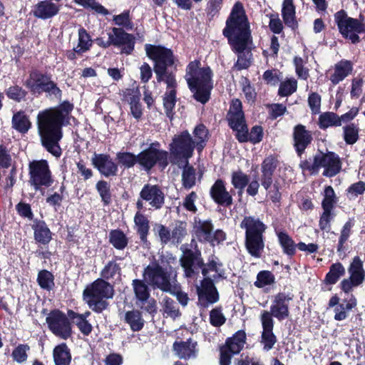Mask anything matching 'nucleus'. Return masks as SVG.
Listing matches in <instances>:
<instances>
[{
	"instance_id": "nucleus-42",
	"label": "nucleus",
	"mask_w": 365,
	"mask_h": 365,
	"mask_svg": "<svg viewBox=\"0 0 365 365\" xmlns=\"http://www.w3.org/2000/svg\"><path fill=\"white\" fill-rule=\"evenodd\" d=\"M200 60H194L190 61L186 66L185 69V80L187 81V85L189 83L192 81H199L202 79V69L200 68Z\"/></svg>"
},
{
	"instance_id": "nucleus-39",
	"label": "nucleus",
	"mask_w": 365,
	"mask_h": 365,
	"mask_svg": "<svg viewBox=\"0 0 365 365\" xmlns=\"http://www.w3.org/2000/svg\"><path fill=\"white\" fill-rule=\"evenodd\" d=\"M4 93L15 103H21L26 101L29 92L21 86L14 83L4 90Z\"/></svg>"
},
{
	"instance_id": "nucleus-56",
	"label": "nucleus",
	"mask_w": 365,
	"mask_h": 365,
	"mask_svg": "<svg viewBox=\"0 0 365 365\" xmlns=\"http://www.w3.org/2000/svg\"><path fill=\"white\" fill-rule=\"evenodd\" d=\"M120 267L114 260L109 261L101 272V279L107 281L113 279L116 274H120Z\"/></svg>"
},
{
	"instance_id": "nucleus-51",
	"label": "nucleus",
	"mask_w": 365,
	"mask_h": 365,
	"mask_svg": "<svg viewBox=\"0 0 365 365\" xmlns=\"http://www.w3.org/2000/svg\"><path fill=\"white\" fill-rule=\"evenodd\" d=\"M345 274V268L340 262L332 264L326 275L325 281L330 284H335L339 279Z\"/></svg>"
},
{
	"instance_id": "nucleus-9",
	"label": "nucleus",
	"mask_w": 365,
	"mask_h": 365,
	"mask_svg": "<svg viewBox=\"0 0 365 365\" xmlns=\"http://www.w3.org/2000/svg\"><path fill=\"white\" fill-rule=\"evenodd\" d=\"M180 250L182 255L179 262L183 269L185 277L187 278L195 277L198 275L200 269L205 265L202 252L197 241L192 239L190 244L182 245Z\"/></svg>"
},
{
	"instance_id": "nucleus-61",
	"label": "nucleus",
	"mask_w": 365,
	"mask_h": 365,
	"mask_svg": "<svg viewBox=\"0 0 365 365\" xmlns=\"http://www.w3.org/2000/svg\"><path fill=\"white\" fill-rule=\"evenodd\" d=\"M260 342L263 345L264 351L271 350L277 342V337L273 333V330L262 331Z\"/></svg>"
},
{
	"instance_id": "nucleus-4",
	"label": "nucleus",
	"mask_w": 365,
	"mask_h": 365,
	"mask_svg": "<svg viewBox=\"0 0 365 365\" xmlns=\"http://www.w3.org/2000/svg\"><path fill=\"white\" fill-rule=\"evenodd\" d=\"M146 56L153 61V71L158 83L174 86L178 61L173 51L162 45H145Z\"/></svg>"
},
{
	"instance_id": "nucleus-64",
	"label": "nucleus",
	"mask_w": 365,
	"mask_h": 365,
	"mask_svg": "<svg viewBox=\"0 0 365 365\" xmlns=\"http://www.w3.org/2000/svg\"><path fill=\"white\" fill-rule=\"evenodd\" d=\"M264 136L263 128L261 125H255L248 131L247 142L254 145L260 143Z\"/></svg>"
},
{
	"instance_id": "nucleus-63",
	"label": "nucleus",
	"mask_w": 365,
	"mask_h": 365,
	"mask_svg": "<svg viewBox=\"0 0 365 365\" xmlns=\"http://www.w3.org/2000/svg\"><path fill=\"white\" fill-rule=\"evenodd\" d=\"M365 192V182L359 181L351 184L346 190V196L349 200L356 198Z\"/></svg>"
},
{
	"instance_id": "nucleus-47",
	"label": "nucleus",
	"mask_w": 365,
	"mask_h": 365,
	"mask_svg": "<svg viewBox=\"0 0 365 365\" xmlns=\"http://www.w3.org/2000/svg\"><path fill=\"white\" fill-rule=\"evenodd\" d=\"M118 163L125 168H133L136 164L139 165L138 154L131 152H118L116 154Z\"/></svg>"
},
{
	"instance_id": "nucleus-8",
	"label": "nucleus",
	"mask_w": 365,
	"mask_h": 365,
	"mask_svg": "<svg viewBox=\"0 0 365 365\" xmlns=\"http://www.w3.org/2000/svg\"><path fill=\"white\" fill-rule=\"evenodd\" d=\"M24 85L33 95L38 96L46 93L47 96L54 97L58 100L62 98L63 91L57 83L53 81L51 73H43L38 69L32 70Z\"/></svg>"
},
{
	"instance_id": "nucleus-53",
	"label": "nucleus",
	"mask_w": 365,
	"mask_h": 365,
	"mask_svg": "<svg viewBox=\"0 0 365 365\" xmlns=\"http://www.w3.org/2000/svg\"><path fill=\"white\" fill-rule=\"evenodd\" d=\"M183 168L182 173V185L185 189H190L195 185V170L192 165H181Z\"/></svg>"
},
{
	"instance_id": "nucleus-1",
	"label": "nucleus",
	"mask_w": 365,
	"mask_h": 365,
	"mask_svg": "<svg viewBox=\"0 0 365 365\" xmlns=\"http://www.w3.org/2000/svg\"><path fill=\"white\" fill-rule=\"evenodd\" d=\"M222 35L227 38L232 51L237 53V60L233 68L237 71L248 68L250 61L244 52L252 43V36L250 22L242 2L237 1L233 5L222 29Z\"/></svg>"
},
{
	"instance_id": "nucleus-37",
	"label": "nucleus",
	"mask_w": 365,
	"mask_h": 365,
	"mask_svg": "<svg viewBox=\"0 0 365 365\" xmlns=\"http://www.w3.org/2000/svg\"><path fill=\"white\" fill-rule=\"evenodd\" d=\"M246 339L245 331L242 329L239 330L232 336L226 339L225 345L234 351L233 353L239 354L243 349Z\"/></svg>"
},
{
	"instance_id": "nucleus-2",
	"label": "nucleus",
	"mask_w": 365,
	"mask_h": 365,
	"mask_svg": "<svg viewBox=\"0 0 365 365\" xmlns=\"http://www.w3.org/2000/svg\"><path fill=\"white\" fill-rule=\"evenodd\" d=\"M73 103L63 101L58 106L41 110L37 115V127L42 145L56 157L61 155L58 142L63 137L62 128L70 123Z\"/></svg>"
},
{
	"instance_id": "nucleus-59",
	"label": "nucleus",
	"mask_w": 365,
	"mask_h": 365,
	"mask_svg": "<svg viewBox=\"0 0 365 365\" xmlns=\"http://www.w3.org/2000/svg\"><path fill=\"white\" fill-rule=\"evenodd\" d=\"M226 322V317L222 313V306L216 307L210 312V323L215 327L222 326Z\"/></svg>"
},
{
	"instance_id": "nucleus-25",
	"label": "nucleus",
	"mask_w": 365,
	"mask_h": 365,
	"mask_svg": "<svg viewBox=\"0 0 365 365\" xmlns=\"http://www.w3.org/2000/svg\"><path fill=\"white\" fill-rule=\"evenodd\" d=\"M173 349L180 359L185 360L196 358L199 351L197 342L192 338L186 341H175Z\"/></svg>"
},
{
	"instance_id": "nucleus-3",
	"label": "nucleus",
	"mask_w": 365,
	"mask_h": 365,
	"mask_svg": "<svg viewBox=\"0 0 365 365\" xmlns=\"http://www.w3.org/2000/svg\"><path fill=\"white\" fill-rule=\"evenodd\" d=\"M113 21L118 27H112L110 32L108 33V40L105 41L102 37H97L94 41L96 44L103 48H108L113 46L120 49V53L130 55L135 45V37L133 34L128 33L125 29L131 31L134 24L132 21L129 10H124L118 15L113 16Z\"/></svg>"
},
{
	"instance_id": "nucleus-48",
	"label": "nucleus",
	"mask_w": 365,
	"mask_h": 365,
	"mask_svg": "<svg viewBox=\"0 0 365 365\" xmlns=\"http://www.w3.org/2000/svg\"><path fill=\"white\" fill-rule=\"evenodd\" d=\"M277 237L283 252L290 257L294 255L296 245L292 237L285 232H277Z\"/></svg>"
},
{
	"instance_id": "nucleus-10",
	"label": "nucleus",
	"mask_w": 365,
	"mask_h": 365,
	"mask_svg": "<svg viewBox=\"0 0 365 365\" xmlns=\"http://www.w3.org/2000/svg\"><path fill=\"white\" fill-rule=\"evenodd\" d=\"M143 278L153 289H160L162 292H171L170 272L166 267H163L159 262L153 257L150 263L143 271Z\"/></svg>"
},
{
	"instance_id": "nucleus-6",
	"label": "nucleus",
	"mask_w": 365,
	"mask_h": 365,
	"mask_svg": "<svg viewBox=\"0 0 365 365\" xmlns=\"http://www.w3.org/2000/svg\"><path fill=\"white\" fill-rule=\"evenodd\" d=\"M113 287L101 278L88 284L83 292V300L96 313H101L106 309L109 305L106 299L113 298Z\"/></svg>"
},
{
	"instance_id": "nucleus-52",
	"label": "nucleus",
	"mask_w": 365,
	"mask_h": 365,
	"mask_svg": "<svg viewBox=\"0 0 365 365\" xmlns=\"http://www.w3.org/2000/svg\"><path fill=\"white\" fill-rule=\"evenodd\" d=\"M359 128L354 123H349L343 127L344 140L348 145H353L359 140Z\"/></svg>"
},
{
	"instance_id": "nucleus-33",
	"label": "nucleus",
	"mask_w": 365,
	"mask_h": 365,
	"mask_svg": "<svg viewBox=\"0 0 365 365\" xmlns=\"http://www.w3.org/2000/svg\"><path fill=\"white\" fill-rule=\"evenodd\" d=\"M31 125L29 117L24 110H19L14 113L11 119L12 128L21 134H26L31 128Z\"/></svg>"
},
{
	"instance_id": "nucleus-30",
	"label": "nucleus",
	"mask_w": 365,
	"mask_h": 365,
	"mask_svg": "<svg viewBox=\"0 0 365 365\" xmlns=\"http://www.w3.org/2000/svg\"><path fill=\"white\" fill-rule=\"evenodd\" d=\"M353 66L351 61L341 60L335 64L334 73L330 77V81L334 85L338 84L348 76L352 71Z\"/></svg>"
},
{
	"instance_id": "nucleus-16",
	"label": "nucleus",
	"mask_w": 365,
	"mask_h": 365,
	"mask_svg": "<svg viewBox=\"0 0 365 365\" xmlns=\"http://www.w3.org/2000/svg\"><path fill=\"white\" fill-rule=\"evenodd\" d=\"M348 273L349 277L341 282V288L346 293L351 292L354 287L361 285L365 280L364 263L359 256L353 258L348 267Z\"/></svg>"
},
{
	"instance_id": "nucleus-28",
	"label": "nucleus",
	"mask_w": 365,
	"mask_h": 365,
	"mask_svg": "<svg viewBox=\"0 0 365 365\" xmlns=\"http://www.w3.org/2000/svg\"><path fill=\"white\" fill-rule=\"evenodd\" d=\"M166 86L168 90L163 98V107L167 117L172 119L174 115V108L177 102L176 88L178 83L176 78H175L174 86H169L168 84H166Z\"/></svg>"
},
{
	"instance_id": "nucleus-17",
	"label": "nucleus",
	"mask_w": 365,
	"mask_h": 365,
	"mask_svg": "<svg viewBox=\"0 0 365 365\" xmlns=\"http://www.w3.org/2000/svg\"><path fill=\"white\" fill-rule=\"evenodd\" d=\"M197 294L198 306L203 309L207 308L220 299L217 289L210 277H205L201 281L200 287H197Z\"/></svg>"
},
{
	"instance_id": "nucleus-43",
	"label": "nucleus",
	"mask_w": 365,
	"mask_h": 365,
	"mask_svg": "<svg viewBox=\"0 0 365 365\" xmlns=\"http://www.w3.org/2000/svg\"><path fill=\"white\" fill-rule=\"evenodd\" d=\"M319 127L325 130L329 127L341 126L339 115L334 112H324L319 117Z\"/></svg>"
},
{
	"instance_id": "nucleus-20",
	"label": "nucleus",
	"mask_w": 365,
	"mask_h": 365,
	"mask_svg": "<svg viewBox=\"0 0 365 365\" xmlns=\"http://www.w3.org/2000/svg\"><path fill=\"white\" fill-rule=\"evenodd\" d=\"M211 199L218 205L230 207L233 204L231 193L226 188V182L221 178L215 181L210 190Z\"/></svg>"
},
{
	"instance_id": "nucleus-55",
	"label": "nucleus",
	"mask_w": 365,
	"mask_h": 365,
	"mask_svg": "<svg viewBox=\"0 0 365 365\" xmlns=\"http://www.w3.org/2000/svg\"><path fill=\"white\" fill-rule=\"evenodd\" d=\"M30 346L28 344H19L12 351L11 356L14 361L22 364L28 359Z\"/></svg>"
},
{
	"instance_id": "nucleus-14",
	"label": "nucleus",
	"mask_w": 365,
	"mask_h": 365,
	"mask_svg": "<svg viewBox=\"0 0 365 365\" xmlns=\"http://www.w3.org/2000/svg\"><path fill=\"white\" fill-rule=\"evenodd\" d=\"M68 314L58 309H52L46 319L49 330L56 336L66 340L72 336V326Z\"/></svg>"
},
{
	"instance_id": "nucleus-13",
	"label": "nucleus",
	"mask_w": 365,
	"mask_h": 365,
	"mask_svg": "<svg viewBox=\"0 0 365 365\" xmlns=\"http://www.w3.org/2000/svg\"><path fill=\"white\" fill-rule=\"evenodd\" d=\"M139 166L147 173L158 166L162 170L169 165L168 152L163 149L148 147L138 153Z\"/></svg>"
},
{
	"instance_id": "nucleus-18",
	"label": "nucleus",
	"mask_w": 365,
	"mask_h": 365,
	"mask_svg": "<svg viewBox=\"0 0 365 365\" xmlns=\"http://www.w3.org/2000/svg\"><path fill=\"white\" fill-rule=\"evenodd\" d=\"M140 195L154 210H160L165 204V194L158 185L146 183L142 187Z\"/></svg>"
},
{
	"instance_id": "nucleus-34",
	"label": "nucleus",
	"mask_w": 365,
	"mask_h": 365,
	"mask_svg": "<svg viewBox=\"0 0 365 365\" xmlns=\"http://www.w3.org/2000/svg\"><path fill=\"white\" fill-rule=\"evenodd\" d=\"M108 242L117 250H125L129 243V238L120 228L110 230L108 234Z\"/></svg>"
},
{
	"instance_id": "nucleus-5",
	"label": "nucleus",
	"mask_w": 365,
	"mask_h": 365,
	"mask_svg": "<svg viewBox=\"0 0 365 365\" xmlns=\"http://www.w3.org/2000/svg\"><path fill=\"white\" fill-rule=\"evenodd\" d=\"M240 226L245 230V246L247 252L253 257L259 258L265 246L264 234L267 225L259 217L245 216Z\"/></svg>"
},
{
	"instance_id": "nucleus-45",
	"label": "nucleus",
	"mask_w": 365,
	"mask_h": 365,
	"mask_svg": "<svg viewBox=\"0 0 365 365\" xmlns=\"http://www.w3.org/2000/svg\"><path fill=\"white\" fill-rule=\"evenodd\" d=\"M78 45L76 48L82 53L90 51L93 46V41L87 30L83 27H81L78 31Z\"/></svg>"
},
{
	"instance_id": "nucleus-15",
	"label": "nucleus",
	"mask_w": 365,
	"mask_h": 365,
	"mask_svg": "<svg viewBox=\"0 0 365 365\" xmlns=\"http://www.w3.org/2000/svg\"><path fill=\"white\" fill-rule=\"evenodd\" d=\"M213 73L210 66L202 67V79L199 81H192L189 83L188 88L193 93V98L202 104L207 103L211 96L213 88Z\"/></svg>"
},
{
	"instance_id": "nucleus-62",
	"label": "nucleus",
	"mask_w": 365,
	"mask_h": 365,
	"mask_svg": "<svg viewBox=\"0 0 365 365\" xmlns=\"http://www.w3.org/2000/svg\"><path fill=\"white\" fill-rule=\"evenodd\" d=\"M222 4L223 0H209L207 4L206 14L210 20L219 15Z\"/></svg>"
},
{
	"instance_id": "nucleus-49",
	"label": "nucleus",
	"mask_w": 365,
	"mask_h": 365,
	"mask_svg": "<svg viewBox=\"0 0 365 365\" xmlns=\"http://www.w3.org/2000/svg\"><path fill=\"white\" fill-rule=\"evenodd\" d=\"M297 132V146L299 154L304 151L307 145L311 143L313 138L311 131L307 130L304 125H298Z\"/></svg>"
},
{
	"instance_id": "nucleus-41",
	"label": "nucleus",
	"mask_w": 365,
	"mask_h": 365,
	"mask_svg": "<svg viewBox=\"0 0 365 365\" xmlns=\"http://www.w3.org/2000/svg\"><path fill=\"white\" fill-rule=\"evenodd\" d=\"M282 16L284 24L292 27L295 21V6L294 0H284L282 8Z\"/></svg>"
},
{
	"instance_id": "nucleus-57",
	"label": "nucleus",
	"mask_w": 365,
	"mask_h": 365,
	"mask_svg": "<svg viewBox=\"0 0 365 365\" xmlns=\"http://www.w3.org/2000/svg\"><path fill=\"white\" fill-rule=\"evenodd\" d=\"M187 235V223L185 221L178 220L171 232L173 242L179 244Z\"/></svg>"
},
{
	"instance_id": "nucleus-24",
	"label": "nucleus",
	"mask_w": 365,
	"mask_h": 365,
	"mask_svg": "<svg viewBox=\"0 0 365 365\" xmlns=\"http://www.w3.org/2000/svg\"><path fill=\"white\" fill-rule=\"evenodd\" d=\"M61 9L58 4L47 0L39 1L33 6L31 14L38 19L48 20L58 15Z\"/></svg>"
},
{
	"instance_id": "nucleus-31",
	"label": "nucleus",
	"mask_w": 365,
	"mask_h": 365,
	"mask_svg": "<svg viewBox=\"0 0 365 365\" xmlns=\"http://www.w3.org/2000/svg\"><path fill=\"white\" fill-rule=\"evenodd\" d=\"M134 223L140 241L146 244L150 231V222L148 217L143 213L137 212L134 216Z\"/></svg>"
},
{
	"instance_id": "nucleus-36",
	"label": "nucleus",
	"mask_w": 365,
	"mask_h": 365,
	"mask_svg": "<svg viewBox=\"0 0 365 365\" xmlns=\"http://www.w3.org/2000/svg\"><path fill=\"white\" fill-rule=\"evenodd\" d=\"M55 365H70L71 354L66 343H61L55 346L53 351Z\"/></svg>"
},
{
	"instance_id": "nucleus-54",
	"label": "nucleus",
	"mask_w": 365,
	"mask_h": 365,
	"mask_svg": "<svg viewBox=\"0 0 365 365\" xmlns=\"http://www.w3.org/2000/svg\"><path fill=\"white\" fill-rule=\"evenodd\" d=\"M163 309L164 314H166L168 317L173 319H175L181 315L176 302L168 297H165L163 299Z\"/></svg>"
},
{
	"instance_id": "nucleus-46",
	"label": "nucleus",
	"mask_w": 365,
	"mask_h": 365,
	"mask_svg": "<svg viewBox=\"0 0 365 365\" xmlns=\"http://www.w3.org/2000/svg\"><path fill=\"white\" fill-rule=\"evenodd\" d=\"M36 281L39 287L46 291H51L55 286L54 275L47 269L38 272Z\"/></svg>"
},
{
	"instance_id": "nucleus-58",
	"label": "nucleus",
	"mask_w": 365,
	"mask_h": 365,
	"mask_svg": "<svg viewBox=\"0 0 365 365\" xmlns=\"http://www.w3.org/2000/svg\"><path fill=\"white\" fill-rule=\"evenodd\" d=\"M73 1L86 9L91 8L98 14H101L104 16L109 14L108 10L96 0H73Z\"/></svg>"
},
{
	"instance_id": "nucleus-7",
	"label": "nucleus",
	"mask_w": 365,
	"mask_h": 365,
	"mask_svg": "<svg viewBox=\"0 0 365 365\" xmlns=\"http://www.w3.org/2000/svg\"><path fill=\"white\" fill-rule=\"evenodd\" d=\"M168 159L172 165H186L193 156L196 147L193 138L188 130H185L175 135L169 144Z\"/></svg>"
},
{
	"instance_id": "nucleus-35",
	"label": "nucleus",
	"mask_w": 365,
	"mask_h": 365,
	"mask_svg": "<svg viewBox=\"0 0 365 365\" xmlns=\"http://www.w3.org/2000/svg\"><path fill=\"white\" fill-rule=\"evenodd\" d=\"M192 134L193 142L196 150L199 153H201L208 140V129L204 124L200 123L195 127Z\"/></svg>"
},
{
	"instance_id": "nucleus-29",
	"label": "nucleus",
	"mask_w": 365,
	"mask_h": 365,
	"mask_svg": "<svg viewBox=\"0 0 365 365\" xmlns=\"http://www.w3.org/2000/svg\"><path fill=\"white\" fill-rule=\"evenodd\" d=\"M131 284L137 302L145 304L150 297V285L144 279H135L132 281Z\"/></svg>"
},
{
	"instance_id": "nucleus-50",
	"label": "nucleus",
	"mask_w": 365,
	"mask_h": 365,
	"mask_svg": "<svg viewBox=\"0 0 365 365\" xmlns=\"http://www.w3.org/2000/svg\"><path fill=\"white\" fill-rule=\"evenodd\" d=\"M250 182V177L241 170L233 171L231 174V183L234 188L239 190L240 192L247 187Z\"/></svg>"
},
{
	"instance_id": "nucleus-32",
	"label": "nucleus",
	"mask_w": 365,
	"mask_h": 365,
	"mask_svg": "<svg viewBox=\"0 0 365 365\" xmlns=\"http://www.w3.org/2000/svg\"><path fill=\"white\" fill-rule=\"evenodd\" d=\"M214 225L211 219L199 220L195 227L196 237L200 242H208L211 240Z\"/></svg>"
},
{
	"instance_id": "nucleus-19",
	"label": "nucleus",
	"mask_w": 365,
	"mask_h": 365,
	"mask_svg": "<svg viewBox=\"0 0 365 365\" xmlns=\"http://www.w3.org/2000/svg\"><path fill=\"white\" fill-rule=\"evenodd\" d=\"M314 165L324 168L323 175L333 177L339 173L341 170V161L337 155L334 153H328L317 156L314 159Z\"/></svg>"
},
{
	"instance_id": "nucleus-21",
	"label": "nucleus",
	"mask_w": 365,
	"mask_h": 365,
	"mask_svg": "<svg viewBox=\"0 0 365 365\" xmlns=\"http://www.w3.org/2000/svg\"><path fill=\"white\" fill-rule=\"evenodd\" d=\"M226 120L232 130H235L238 126L247 123L242 103L239 98L232 99L226 115Z\"/></svg>"
},
{
	"instance_id": "nucleus-26",
	"label": "nucleus",
	"mask_w": 365,
	"mask_h": 365,
	"mask_svg": "<svg viewBox=\"0 0 365 365\" xmlns=\"http://www.w3.org/2000/svg\"><path fill=\"white\" fill-rule=\"evenodd\" d=\"M292 299V297L284 292H279L275 297L273 304L270 307V312L279 320H282L289 316V302Z\"/></svg>"
},
{
	"instance_id": "nucleus-23",
	"label": "nucleus",
	"mask_w": 365,
	"mask_h": 365,
	"mask_svg": "<svg viewBox=\"0 0 365 365\" xmlns=\"http://www.w3.org/2000/svg\"><path fill=\"white\" fill-rule=\"evenodd\" d=\"M278 165V156L276 155H269L263 160L261 164L260 181L265 190H268L273 184V175Z\"/></svg>"
},
{
	"instance_id": "nucleus-12",
	"label": "nucleus",
	"mask_w": 365,
	"mask_h": 365,
	"mask_svg": "<svg viewBox=\"0 0 365 365\" xmlns=\"http://www.w3.org/2000/svg\"><path fill=\"white\" fill-rule=\"evenodd\" d=\"M334 20L341 34L348 38L352 43L360 41L358 34L365 32V24L358 21L356 19L348 16L345 11L341 10L334 14Z\"/></svg>"
},
{
	"instance_id": "nucleus-27",
	"label": "nucleus",
	"mask_w": 365,
	"mask_h": 365,
	"mask_svg": "<svg viewBox=\"0 0 365 365\" xmlns=\"http://www.w3.org/2000/svg\"><path fill=\"white\" fill-rule=\"evenodd\" d=\"M31 228L34 231V239L37 244L47 246L53 239V233L43 220L34 219Z\"/></svg>"
},
{
	"instance_id": "nucleus-22",
	"label": "nucleus",
	"mask_w": 365,
	"mask_h": 365,
	"mask_svg": "<svg viewBox=\"0 0 365 365\" xmlns=\"http://www.w3.org/2000/svg\"><path fill=\"white\" fill-rule=\"evenodd\" d=\"M92 164L102 175L106 178L117 175L118 165L113 161L108 154L95 153L92 158Z\"/></svg>"
},
{
	"instance_id": "nucleus-11",
	"label": "nucleus",
	"mask_w": 365,
	"mask_h": 365,
	"mask_svg": "<svg viewBox=\"0 0 365 365\" xmlns=\"http://www.w3.org/2000/svg\"><path fill=\"white\" fill-rule=\"evenodd\" d=\"M29 182L35 191L42 195L46 188L50 187L54 180L46 160H34L29 164Z\"/></svg>"
},
{
	"instance_id": "nucleus-60",
	"label": "nucleus",
	"mask_w": 365,
	"mask_h": 365,
	"mask_svg": "<svg viewBox=\"0 0 365 365\" xmlns=\"http://www.w3.org/2000/svg\"><path fill=\"white\" fill-rule=\"evenodd\" d=\"M274 282L273 274L267 270L260 271L257 276V280L254 284L258 288H262L265 286L270 285Z\"/></svg>"
},
{
	"instance_id": "nucleus-40",
	"label": "nucleus",
	"mask_w": 365,
	"mask_h": 365,
	"mask_svg": "<svg viewBox=\"0 0 365 365\" xmlns=\"http://www.w3.org/2000/svg\"><path fill=\"white\" fill-rule=\"evenodd\" d=\"M96 189L101 197V202L104 206H108L112 202V192L110 184L104 180H98L96 184Z\"/></svg>"
},
{
	"instance_id": "nucleus-38",
	"label": "nucleus",
	"mask_w": 365,
	"mask_h": 365,
	"mask_svg": "<svg viewBox=\"0 0 365 365\" xmlns=\"http://www.w3.org/2000/svg\"><path fill=\"white\" fill-rule=\"evenodd\" d=\"M125 322L130 325L133 331H140L145 324L142 313L137 309L128 311L125 314Z\"/></svg>"
},
{
	"instance_id": "nucleus-44",
	"label": "nucleus",
	"mask_w": 365,
	"mask_h": 365,
	"mask_svg": "<svg viewBox=\"0 0 365 365\" xmlns=\"http://www.w3.org/2000/svg\"><path fill=\"white\" fill-rule=\"evenodd\" d=\"M322 195V207L323 210L333 211L335 205L338 202V197L333 187L331 185L325 186Z\"/></svg>"
}]
</instances>
